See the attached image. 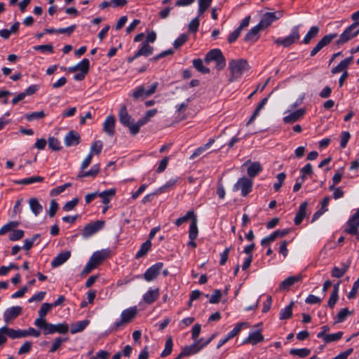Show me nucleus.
Wrapping results in <instances>:
<instances>
[{"label": "nucleus", "mask_w": 359, "mask_h": 359, "mask_svg": "<svg viewBox=\"0 0 359 359\" xmlns=\"http://www.w3.org/2000/svg\"><path fill=\"white\" fill-rule=\"evenodd\" d=\"M70 251H63L59 253L51 262V266L53 268L58 267L66 262L70 257Z\"/></svg>", "instance_id": "412c9836"}, {"label": "nucleus", "mask_w": 359, "mask_h": 359, "mask_svg": "<svg viewBox=\"0 0 359 359\" xmlns=\"http://www.w3.org/2000/svg\"><path fill=\"white\" fill-rule=\"evenodd\" d=\"M358 226H355L353 222H347V228L345 231L352 236H355L356 238L359 240V231H358Z\"/></svg>", "instance_id": "8fccbe9b"}, {"label": "nucleus", "mask_w": 359, "mask_h": 359, "mask_svg": "<svg viewBox=\"0 0 359 359\" xmlns=\"http://www.w3.org/2000/svg\"><path fill=\"white\" fill-rule=\"evenodd\" d=\"M302 278L301 275L290 276L282 281L279 285V289L281 290H288L290 286L296 282L300 281Z\"/></svg>", "instance_id": "393cba45"}, {"label": "nucleus", "mask_w": 359, "mask_h": 359, "mask_svg": "<svg viewBox=\"0 0 359 359\" xmlns=\"http://www.w3.org/2000/svg\"><path fill=\"white\" fill-rule=\"evenodd\" d=\"M29 205L32 212L35 216L39 215L43 210L42 205L36 198H31L29 200Z\"/></svg>", "instance_id": "2f4dec72"}, {"label": "nucleus", "mask_w": 359, "mask_h": 359, "mask_svg": "<svg viewBox=\"0 0 359 359\" xmlns=\"http://www.w3.org/2000/svg\"><path fill=\"white\" fill-rule=\"evenodd\" d=\"M163 264L162 262H157L151 266L144 273V278L146 281L150 282L154 280L160 273Z\"/></svg>", "instance_id": "9b49d317"}, {"label": "nucleus", "mask_w": 359, "mask_h": 359, "mask_svg": "<svg viewBox=\"0 0 359 359\" xmlns=\"http://www.w3.org/2000/svg\"><path fill=\"white\" fill-rule=\"evenodd\" d=\"M305 112H306L305 109H299L290 113L287 116H285L283 118V121L285 123H293L297 121L298 120H299L300 118H302L304 116V115L305 114Z\"/></svg>", "instance_id": "5701e85b"}, {"label": "nucleus", "mask_w": 359, "mask_h": 359, "mask_svg": "<svg viewBox=\"0 0 359 359\" xmlns=\"http://www.w3.org/2000/svg\"><path fill=\"white\" fill-rule=\"evenodd\" d=\"M293 305H294V302H290V304L288 306L282 309L280 311V313H279L280 320H285V319H289L290 318H291V316L292 315Z\"/></svg>", "instance_id": "4c0bfd02"}, {"label": "nucleus", "mask_w": 359, "mask_h": 359, "mask_svg": "<svg viewBox=\"0 0 359 359\" xmlns=\"http://www.w3.org/2000/svg\"><path fill=\"white\" fill-rule=\"evenodd\" d=\"M102 147H103V144L101 140L95 141L91 144L89 154H91L92 156H93V154L98 155L102 151Z\"/></svg>", "instance_id": "de8ad7c7"}, {"label": "nucleus", "mask_w": 359, "mask_h": 359, "mask_svg": "<svg viewBox=\"0 0 359 359\" xmlns=\"http://www.w3.org/2000/svg\"><path fill=\"white\" fill-rule=\"evenodd\" d=\"M196 213L194 210H189L185 215L179 217L175 221V224L177 226H180L187 223L189 220L193 221L194 218H196Z\"/></svg>", "instance_id": "cd10ccee"}, {"label": "nucleus", "mask_w": 359, "mask_h": 359, "mask_svg": "<svg viewBox=\"0 0 359 359\" xmlns=\"http://www.w3.org/2000/svg\"><path fill=\"white\" fill-rule=\"evenodd\" d=\"M290 354L293 356H297L300 358L307 357L310 353L311 351L306 348H291L289 351Z\"/></svg>", "instance_id": "e433bc0d"}, {"label": "nucleus", "mask_w": 359, "mask_h": 359, "mask_svg": "<svg viewBox=\"0 0 359 359\" xmlns=\"http://www.w3.org/2000/svg\"><path fill=\"white\" fill-rule=\"evenodd\" d=\"M202 339H200L197 341H195L194 344L183 348V349L182 350V355L189 356L198 353L202 348H204L202 344L199 345V342Z\"/></svg>", "instance_id": "dca6fc26"}, {"label": "nucleus", "mask_w": 359, "mask_h": 359, "mask_svg": "<svg viewBox=\"0 0 359 359\" xmlns=\"http://www.w3.org/2000/svg\"><path fill=\"white\" fill-rule=\"evenodd\" d=\"M359 289V278L354 282L351 290L348 292L347 297L349 299H354L356 297Z\"/></svg>", "instance_id": "774afa93"}, {"label": "nucleus", "mask_w": 359, "mask_h": 359, "mask_svg": "<svg viewBox=\"0 0 359 359\" xmlns=\"http://www.w3.org/2000/svg\"><path fill=\"white\" fill-rule=\"evenodd\" d=\"M80 141V135L74 130H71L67 133L64 138V142L66 147L78 145Z\"/></svg>", "instance_id": "4468645a"}, {"label": "nucleus", "mask_w": 359, "mask_h": 359, "mask_svg": "<svg viewBox=\"0 0 359 359\" xmlns=\"http://www.w3.org/2000/svg\"><path fill=\"white\" fill-rule=\"evenodd\" d=\"M262 29H264L258 23L256 26L252 27L245 34L244 41L246 42L255 43L258 40L259 36V32Z\"/></svg>", "instance_id": "6ab92c4d"}, {"label": "nucleus", "mask_w": 359, "mask_h": 359, "mask_svg": "<svg viewBox=\"0 0 359 359\" xmlns=\"http://www.w3.org/2000/svg\"><path fill=\"white\" fill-rule=\"evenodd\" d=\"M194 67L199 72L202 74H209L210 69L204 66L203 61L200 59H194L192 62Z\"/></svg>", "instance_id": "58836bf2"}, {"label": "nucleus", "mask_w": 359, "mask_h": 359, "mask_svg": "<svg viewBox=\"0 0 359 359\" xmlns=\"http://www.w3.org/2000/svg\"><path fill=\"white\" fill-rule=\"evenodd\" d=\"M116 189H110L105 190L102 192L97 193V196L102 198V202L104 204H108L111 198L115 195Z\"/></svg>", "instance_id": "7c9ffc66"}, {"label": "nucleus", "mask_w": 359, "mask_h": 359, "mask_svg": "<svg viewBox=\"0 0 359 359\" xmlns=\"http://www.w3.org/2000/svg\"><path fill=\"white\" fill-rule=\"evenodd\" d=\"M48 143L49 148L53 151H60L62 149L60 141L54 137H49Z\"/></svg>", "instance_id": "603ef678"}, {"label": "nucleus", "mask_w": 359, "mask_h": 359, "mask_svg": "<svg viewBox=\"0 0 359 359\" xmlns=\"http://www.w3.org/2000/svg\"><path fill=\"white\" fill-rule=\"evenodd\" d=\"M137 306H131L123 310L121 313V319L116 320L111 327V331H116L121 327L130 323L137 316Z\"/></svg>", "instance_id": "7ed1b4c3"}, {"label": "nucleus", "mask_w": 359, "mask_h": 359, "mask_svg": "<svg viewBox=\"0 0 359 359\" xmlns=\"http://www.w3.org/2000/svg\"><path fill=\"white\" fill-rule=\"evenodd\" d=\"M39 236H40V235L37 233V234H34L31 238L25 239L24 241V245H23L22 248L26 250H30L32 248L35 241L37 238H39Z\"/></svg>", "instance_id": "052dcab7"}, {"label": "nucleus", "mask_w": 359, "mask_h": 359, "mask_svg": "<svg viewBox=\"0 0 359 359\" xmlns=\"http://www.w3.org/2000/svg\"><path fill=\"white\" fill-rule=\"evenodd\" d=\"M100 171V164H95L88 171L80 170L77 178H83L88 177H95Z\"/></svg>", "instance_id": "c85d7f7f"}, {"label": "nucleus", "mask_w": 359, "mask_h": 359, "mask_svg": "<svg viewBox=\"0 0 359 359\" xmlns=\"http://www.w3.org/2000/svg\"><path fill=\"white\" fill-rule=\"evenodd\" d=\"M337 36V34L336 33H332L324 36L311 50L310 53L311 57L316 55L322 48L328 45Z\"/></svg>", "instance_id": "9d476101"}, {"label": "nucleus", "mask_w": 359, "mask_h": 359, "mask_svg": "<svg viewBox=\"0 0 359 359\" xmlns=\"http://www.w3.org/2000/svg\"><path fill=\"white\" fill-rule=\"evenodd\" d=\"M45 116H46L45 112L43 110H41L39 111H34V112H32L29 114H25V118L27 121H32L34 120L41 119V118H44Z\"/></svg>", "instance_id": "37998d69"}, {"label": "nucleus", "mask_w": 359, "mask_h": 359, "mask_svg": "<svg viewBox=\"0 0 359 359\" xmlns=\"http://www.w3.org/2000/svg\"><path fill=\"white\" fill-rule=\"evenodd\" d=\"M67 340H68L67 337H65V338L57 337V338H55L49 351L50 353H54L60 348V346H61V344L63 342H65Z\"/></svg>", "instance_id": "4d7b16f0"}, {"label": "nucleus", "mask_w": 359, "mask_h": 359, "mask_svg": "<svg viewBox=\"0 0 359 359\" xmlns=\"http://www.w3.org/2000/svg\"><path fill=\"white\" fill-rule=\"evenodd\" d=\"M308 206L306 201L303 202L299 207L298 212H297L294 222L296 225H299L306 216V210Z\"/></svg>", "instance_id": "a878e982"}, {"label": "nucleus", "mask_w": 359, "mask_h": 359, "mask_svg": "<svg viewBox=\"0 0 359 359\" xmlns=\"http://www.w3.org/2000/svg\"><path fill=\"white\" fill-rule=\"evenodd\" d=\"M299 27L300 25L293 27L291 33L288 35L289 38H290L294 43H296L300 39Z\"/></svg>", "instance_id": "e2e57ef3"}, {"label": "nucleus", "mask_w": 359, "mask_h": 359, "mask_svg": "<svg viewBox=\"0 0 359 359\" xmlns=\"http://www.w3.org/2000/svg\"><path fill=\"white\" fill-rule=\"evenodd\" d=\"M154 48L147 44V42H142L140 45V48L136 52V56H144L148 57L153 53Z\"/></svg>", "instance_id": "bb28decb"}, {"label": "nucleus", "mask_w": 359, "mask_h": 359, "mask_svg": "<svg viewBox=\"0 0 359 359\" xmlns=\"http://www.w3.org/2000/svg\"><path fill=\"white\" fill-rule=\"evenodd\" d=\"M104 224L105 222L103 220H97L94 222L86 224L82 231L83 238H87L92 236L93 234L102 229Z\"/></svg>", "instance_id": "423d86ee"}, {"label": "nucleus", "mask_w": 359, "mask_h": 359, "mask_svg": "<svg viewBox=\"0 0 359 359\" xmlns=\"http://www.w3.org/2000/svg\"><path fill=\"white\" fill-rule=\"evenodd\" d=\"M158 86V82L153 83L149 87V88L147 90H146L144 86H140L134 90L133 93V97L134 100H138L140 98L143 99L147 97H149L156 92Z\"/></svg>", "instance_id": "0eeeda50"}, {"label": "nucleus", "mask_w": 359, "mask_h": 359, "mask_svg": "<svg viewBox=\"0 0 359 359\" xmlns=\"http://www.w3.org/2000/svg\"><path fill=\"white\" fill-rule=\"evenodd\" d=\"M1 330H5L7 337H9L13 339H19L18 330H14L4 326L1 327Z\"/></svg>", "instance_id": "0e129e2a"}, {"label": "nucleus", "mask_w": 359, "mask_h": 359, "mask_svg": "<svg viewBox=\"0 0 359 359\" xmlns=\"http://www.w3.org/2000/svg\"><path fill=\"white\" fill-rule=\"evenodd\" d=\"M71 186H72L71 183H69V182L68 183H65L63 185L54 188L53 189H52L50 191V194L51 196H57L60 194H61L63 191H65L67 188H68V187H69Z\"/></svg>", "instance_id": "13d9d810"}, {"label": "nucleus", "mask_w": 359, "mask_h": 359, "mask_svg": "<svg viewBox=\"0 0 359 359\" xmlns=\"http://www.w3.org/2000/svg\"><path fill=\"white\" fill-rule=\"evenodd\" d=\"M78 71L83 73H88L90 67V62L87 58H83L81 62L76 65Z\"/></svg>", "instance_id": "3c124183"}, {"label": "nucleus", "mask_w": 359, "mask_h": 359, "mask_svg": "<svg viewBox=\"0 0 359 359\" xmlns=\"http://www.w3.org/2000/svg\"><path fill=\"white\" fill-rule=\"evenodd\" d=\"M116 118L114 116H108L103 123V130L109 136L115 133Z\"/></svg>", "instance_id": "f3484780"}, {"label": "nucleus", "mask_w": 359, "mask_h": 359, "mask_svg": "<svg viewBox=\"0 0 359 359\" xmlns=\"http://www.w3.org/2000/svg\"><path fill=\"white\" fill-rule=\"evenodd\" d=\"M52 308L53 307H52L50 303L42 304L39 311H38L39 318H37L36 319H41V321L45 320L46 316L50 311V309Z\"/></svg>", "instance_id": "a19ab883"}, {"label": "nucleus", "mask_w": 359, "mask_h": 359, "mask_svg": "<svg viewBox=\"0 0 359 359\" xmlns=\"http://www.w3.org/2000/svg\"><path fill=\"white\" fill-rule=\"evenodd\" d=\"M252 188V180L243 177L240 178L237 182L233 185V191H237L238 190L241 191V195L245 197L248 195L250 192H251Z\"/></svg>", "instance_id": "39448f33"}, {"label": "nucleus", "mask_w": 359, "mask_h": 359, "mask_svg": "<svg viewBox=\"0 0 359 359\" xmlns=\"http://www.w3.org/2000/svg\"><path fill=\"white\" fill-rule=\"evenodd\" d=\"M25 235V231L21 229L13 230V232L9 235V239L12 241L20 240Z\"/></svg>", "instance_id": "bf43d9fd"}, {"label": "nucleus", "mask_w": 359, "mask_h": 359, "mask_svg": "<svg viewBox=\"0 0 359 359\" xmlns=\"http://www.w3.org/2000/svg\"><path fill=\"white\" fill-rule=\"evenodd\" d=\"M268 102V97H264L262 100V101L258 104L256 109H255L252 115L251 116L250 120L248 122V124L252 123L255 120L257 116L259 115L260 111L264 108V107L266 104Z\"/></svg>", "instance_id": "79ce46f5"}, {"label": "nucleus", "mask_w": 359, "mask_h": 359, "mask_svg": "<svg viewBox=\"0 0 359 359\" xmlns=\"http://www.w3.org/2000/svg\"><path fill=\"white\" fill-rule=\"evenodd\" d=\"M20 225V222L18 221H11L4 224L0 229V236L5 235L8 232L13 231Z\"/></svg>", "instance_id": "ea45409f"}, {"label": "nucleus", "mask_w": 359, "mask_h": 359, "mask_svg": "<svg viewBox=\"0 0 359 359\" xmlns=\"http://www.w3.org/2000/svg\"><path fill=\"white\" fill-rule=\"evenodd\" d=\"M283 16V11H278L276 12H268L263 15L259 25L263 28L265 29L274 21L280 19Z\"/></svg>", "instance_id": "1a4fd4ad"}, {"label": "nucleus", "mask_w": 359, "mask_h": 359, "mask_svg": "<svg viewBox=\"0 0 359 359\" xmlns=\"http://www.w3.org/2000/svg\"><path fill=\"white\" fill-rule=\"evenodd\" d=\"M212 0H198V15H201L210 6Z\"/></svg>", "instance_id": "680f3d73"}, {"label": "nucleus", "mask_w": 359, "mask_h": 359, "mask_svg": "<svg viewBox=\"0 0 359 359\" xmlns=\"http://www.w3.org/2000/svg\"><path fill=\"white\" fill-rule=\"evenodd\" d=\"M262 170V168L261 164L259 162H254L248 168L247 172L250 177H255Z\"/></svg>", "instance_id": "c9c22d12"}, {"label": "nucleus", "mask_w": 359, "mask_h": 359, "mask_svg": "<svg viewBox=\"0 0 359 359\" xmlns=\"http://www.w3.org/2000/svg\"><path fill=\"white\" fill-rule=\"evenodd\" d=\"M319 32V27L317 26H313L310 28L309 32L306 33L305 36L303 39L302 43L304 44H308L310 43L311 39L315 38Z\"/></svg>", "instance_id": "f704fd0d"}, {"label": "nucleus", "mask_w": 359, "mask_h": 359, "mask_svg": "<svg viewBox=\"0 0 359 359\" xmlns=\"http://www.w3.org/2000/svg\"><path fill=\"white\" fill-rule=\"evenodd\" d=\"M249 324L246 322H241L237 323L233 329L227 333V334L222 339H221L217 346V348H219L229 340L235 337L243 327H248Z\"/></svg>", "instance_id": "6e6552de"}, {"label": "nucleus", "mask_w": 359, "mask_h": 359, "mask_svg": "<svg viewBox=\"0 0 359 359\" xmlns=\"http://www.w3.org/2000/svg\"><path fill=\"white\" fill-rule=\"evenodd\" d=\"M274 43L277 45H280L284 47H289L294 43V41H292V40L289 38L288 36L284 38H277L274 40Z\"/></svg>", "instance_id": "5fc2aeb1"}, {"label": "nucleus", "mask_w": 359, "mask_h": 359, "mask_svg": "<svg viewBox=\"0 0 359 359\" xmlns=\"http://www.w3.org/2000/svg\"><path fill=\"white\" fill-rule=\"evenodd\" d=\"M34 325L38 328L42 330L45 335L54 334L53 324L47 323L46 320L41 321V319H36Z\"/></svg>", "instance_id": "4be33fe9"}, {"label": "nucleus", "mask_w": 359, "mask_h": 359, "mask_svg": "<svg viewBox=\"0 0 359 359\" xmlns=\"http://www.w3.org/2000/svg\"><path fill=\"white\" fill-rule=\"evenodd\" d=\"M147 122V119L143 117L139 119L137 123H133V126L130 127V133L133 135H137L140 131V127L145 125Z\"/></svg>", "instance_id": "a18cd8bd"}, {"label": "nucleus", "mask_w": 359, "mask_h": 359, "mask_svg": "<svg viewBox=\"0 0 359 359\" xmlns=\"http://www.w3.org/2000/svg\"><path fill=\"white\" fill-rule=\"evenodd\" d=\"M43 181V177L41 176H32L30 177H27L22 179L21 180L18 182L19 184H30L36 182H41Z\"/></svg>", "instance_id": "09e8293b"}, {"label": "nucleus", "mask_w": 359, "mask_h": 359, "mask_svg": "<svg viewBox=\"0 0 359 359\" xmlns=\"http://www.w3.org/2000/svg\"><path fill=\"white\" fill-rule=\"evenodd\" d=\"M198 219L194 218L193 221L191 222L189 229V240H195L198 234Z\"/></svg>", "instance_id": "72a5a7b5"}, {"label": "nucleus", "mask_w": 359, "mask_h": 359, "mask_svg": "<svg viewBox=\"0 0 359 359\" xmlns=\"http://www.w3.org/2000/svg\"><path fill=\"white\" fill-rule=\"evenodd\" d=\"M343 336V332L339 331L333 334H324L323 333H318L317 337L323 339L325 343H330L339 340Z\"/></svg>", "instance_id": "b1692460"}, {"label": "nucleus", "mask_w": 359, "mask_h": 359, "mask_svg": "<svg viewBox=\"0 0 359 359\" xmlns=\"http://www.w3.org/2000/svg\"><path fill=\"white\" fill-rule=\"evenodd\" d=\"M188 40V35L186 34H180L174 41L173 46L175 49L180 48Z\"/></svg>", "instance_id": "6e6d98bb"}, {"label": "nucleus", "mask_w": 359, "mask_h": 359, "mask_svg": "<svg viewBox=\"0 0 359 359\" xmlns=\"http://www.w3.org/2000/svg\"><path fill=\"white\" fill-rule=\"evenodd\" d=\"M213 61L215 62V68L218 71L222 70L226 67V59L220 49H212L206 53L204 62L208 64Z\"/></svg>", "instance_id": "f03ea898"}, {"label": "nucleus", "mask_w": 359, "mask_h": 359, "mask_svg": "<svg viewBox=\"0 0 359 359\" xmlns=\"http://www.w3.org/2000/svg\"><path fill=\"white\" fill-rule=\"evenodd\" d=\"M330 191H333V198L335 200L341 198L344 196V192L342 191L341 187H335L334 185L329 187Z\"/></svg>", "instance_id": "338daca9"}, {"label": "nucleus", "mask_w": 359, "mask_h": 359, "mask_svg": "<svg viewBox=\"0 0 359 359\" xmlns=\"http://www.w3.org/2000/svg\"><path fill=\"white\" fill-rule=\"evenodd\" d=\"M159 294L160 292L158 288H150L148 291H147V292L144 294L142 299L144 303L147 304H151L158 299Z\"/></svg>", "instance_id": "aec40b11"}, {"label": "nucleus", "mask_w": 359, "mask_h": 359, "mask_svg": "<svg viewBox=\"0 0 359 359\" xmlns=\"http://www.w3.org/2000/svg\"><path fill=\"white\" fill-rule=\"evenodd\" d=\"M228 68L230 72L229 81L233 82L250 69V65L246 60L236 59L229 61Z\"/></svg>", "instance_id": "f257e3e1"}, {"label": "nucleus", "mask_w": 359, "mask_h": 359, "mask_svg": "<svg viewBox=\"0 0 359 359\" xmlns=\"http://www.w3.org/2000/svg\"><path fill=\"white\" fill-rule=\"evenodd\" d=\"M177 182V179H170L165 184L159 187L156 191V194H162L167 191L169 189L174 187Z\"/></svg>", "instance_id": "49530a36"}, {"label": "nucleus", "mask_w": 359, "mask_h": 359, "mask_svg": "<svg viewBox=\"0 0 359 359\" xmlns=\"http://www.w3.org/2000/svg\"><path fill=\"white\" fill-rule=\"evenodd\" d=\"M151 248V242L150 240H147L145 242H144L141 246L139 250L137 252L135 255L136 259H140L141 257H144L148 252L150 250Z\"/></svg>", "instance_id": "c756f323"}, {"label": "nucleus", "mask_w": 359, "mask_h": 359, "mask_svg": "<svg viewBox=\"0 0 359 359\" xmlns=\"http://www.w3.org/2000/svg\"><path fill=\"white\" fill-rule=\"evenodd\" d=\"M173 342L171 337L166 339L165 348L161 353V357L165 358L170 355L172 351Z\"/></svg>", "instance_id": "c03bdc74"}, {"label": "nucleus", "mask_w": 359, "mask_h": 359, "mask_svg": "<svg viewBox=\"0 0 359 359\" xmlns=\"http://www.w3.org/2000/svg\"><path fill=\"white\" fill-rule=\"evenodd\" d=\"M110 250L109 249H104L95 252L90 257V260L96 266L100 264L104 259L109 257Z\"/></svg>", "instance_id": "f8f14e48"}, {"label": "nucleus", "mask_w": 359, "mask_h": 359, "mask_svg": "<svg viewBox=\"0 0 359 359\" xmlns=\"http://www.w3.org/2000/svg\"><path fill=\"white\" fill-rule=\"evenodd\" d=\"M118 118L121 124L124 126L128 127L130 130V127L133 126V119L131 116L129 115L127 108L126 106L121 107L118 112Z\"/></svg>", "instance_id": "2eb2a0df"}, {"label": "nucleus", "mask_w": 359, "mask_h": 359, "mask_svg": "<svg viewBox=\"0 0 359 359\" xmlns=\"http://www.w3.org/2000/svg\"><path fill=\"white\" fill-rule=\"evenodd\" d=\"M263 341L264 336L262 334L260 330H257L250 332L248 337L243 340V344H250L252 345H256Z\"/></svg>", "instance_id": "a211bd4d"}, {"label": "nucleus", "mask_w": 359, "mask_h": 359, "mask_svg": "<svg viewBox=\"0 0 359 359\" xmlns=\"http://www.w3.org/2000/svg\"><path fill=\"white\" fill-rule=\"evenodd\" d=\"M290 230L289 229H278L274 231L272 233H271V236L275 241L278 238H283L285 236L287 235L290 233Z\"/></svg>", "instance_id": "69168bd1"}, {"label": "nucleus", "mask_w": 359, "mask_h": 359, "mask_svg": "<svg viewBox=\"0 0 359 359\" xmlns=\"http://www.w3.org/2000/svg\"><path fill=\"white\" fill-rule=\"evenodd\" d=\"M358 22H353L349 25L340 35L337 41V45H342L352 39L359 34Z\"/></svg>", "instance_id": "20e7f679"}, {"label": "nucleus", "mask_w": 359, "mask_h": 359, "mask_svg": "<svg viewBox=\"0 0 359 359\" xmlns=\"http://www.w3.org/2000/svg\"><path fill=\"white\" fill-rule=\"evenodd\" d=\"M54 333L66 334L69 331V325L65 323L53 324Z\"/></svg>", "instance_id": "864d4df0"}, {"label": "nucleus", "mask_w": 359, "mask_h": 359, "mask_svg": "<svg viewBox=\"0 0 359 359\" xmlns=\"http://www.w3.org/2000/svg\"><path fill=\"white\" fill-rule=\"evenodd\" d=\"M22 313V307L15 306L7 309L4 313V320L8 323L14 320Z\"/></svg>", "instance_id": "ddd939ff"}, {"label": "nucleus", "mask_w": 359, "mask_h": 359, "mask_svg": "<svg viewBox=\"0 0 359 359\" xmlns=\"http://www.w3.org/2000/svg\"><path fill=\"white\" fill-rule=\"evenodd\" d=\"M90 321L88 320L76 322L71 326V333L76 334L82 332L87 327Z\"/></svg>", "instance_id": "473e14b6"}]
</instances>
